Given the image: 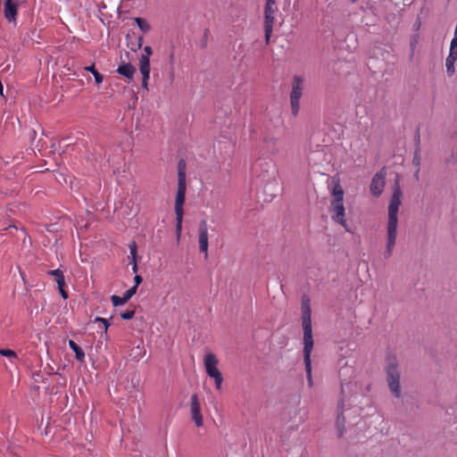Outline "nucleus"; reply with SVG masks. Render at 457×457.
Instances as JSON below:
<instances>
[{
    "label": "nucleus",
    "mask_w": 457,
    "mask_h": 457,
    "mask_svg": "<svg viewBox=\"0 0 457 457\" xmlns=\"http://www.w3.org/2000/svg\"><path fill=\"white\" fill-rule=\"evenodd\" d=\"M403 195V194L400 187V181L399 179H397L393 186V193L387 207L388 220L386 224V245L384 252L385 258L391 256L393 249L395 245L398 225V212L400 205L402 204Z\"/></svg>",
    "instance_id": "obj_1"
},
{
    "label": "nucleus",
    "mask_w": 457,
    "mask_h": 457,
    "mask_svg": "<svg viewBox=\"0 0 457 457\" xmlns=\"http://www.w3.org/2000/svg\"><path fill=\"white\" fill-rule=\"evenodd\" d=\"M344 194L345 193L339 180H333V186L330 191L331 199L329 204V212L333 221L341 225L345 229V231L351 232V228L345 220Z\"/></svg>",
    "instance_id": "obj_2"
},
{
    "label": "nucleus",
    "mask_w": 457,
    "mask_h": 457,
    "mask_svg": "<svg viewBox=\"0 0 457 457\" xmlns=\"http://www.w3.org/2000/svg\"><path fill=\"white\" fill-rule=\"evenodd\" d=\"M386 373L388 388L395 398H401V372L396 357L394 355H389L386 357Z\"/></svg>",
    "instance_id": "obj_3"
},
{
    "label": "nucleus",
    "mask_w": 457,
    "mask_h": 457,
    "mask_svg": "<svg viewBox=\"0 0 457 457\" xmlns=\"http://www.w3.org/2000/svg\"><path fill=\"white\" fill-rule=\"evenodd\" d=\"M301 310L302 326L303 330V345H313L311 300L308 296H303L302 298Z\"/></svg>",
    "instance_id": "obj_4"
},
{
    "label": "nucleus",
    "mask_w": 457,
    "mask_h": 457,
    "mask_svg": "<svg viewBox=\"0 0 457 457\" xmlns=\"http://www.w3.org/2000/svg\"><path fill=\"white\" fill-rule=\"evenodd\" d=\"M186 191L187 183H178V189L175 199L176 234L178 240L179 239L182 231V221L184 214L183 205L185 203Z\"/></svg>",
    "instance_id": "obj_5"
},
{
    "label": "nucleus",
    "mask_w": 457,
    "mask_h": 457,
    "mask_svg": "<svg viewBox=\"0 0 457 457\" xmlns=\"http://www.w3.org/2000/svg\"><path fill=\"white\" fill-rule=\"evenodd\" d=\"M204 363L207 375L211 378L214 379L216 389L220 390L223 382V377L217 367L219 361L215 354L212 353H206L204 359Z\"/></svg>",
    "instance_id": "obj_6"
},
{
    "label": "nucleus",
    "mask_w": 457,
    "mask_h": 457,
    "mask_svg": "<svg viewBox=\"0 0 457 457\" xmlns=\"http://www.w3.org/2000/svg\"><path fill=\"white\" fill-rule=\"evenodd\" d=\"M303 90V79L300 76H295L292 82L290 92V106L293 116H296L300 110V99Z\"/></svg>",
    "instance_id": "obj_7"
},
{
    "label": "nucleus",
    "mask_w": 457,
    "mask_h": 457,
    "mask_svg": "<svg viewBox=\"0 0 457 457\" xmlns=\"http://www.w3.org/2000/svg\"><path fill=\"white\" fill-rule=\"evenodd\" d=\"M277 11L278 8L276 6L275 0H267L264 8V33L265 42L267 45L270 43V39L272 34L273 23L275 21L274 15Z\"/></svg>",
    "instance_id": "obj_8"
},
{
    "label": "nucleus",
    "mask_w": 457,
    "mask_h": 457,
    "mask_svg": "<svg viewBox=\"0 0 457 457\" xmlns=\"http://www.w3.org/2000/svg\"><path fill=\"white\" fill-rule=\"evenodd\" d=\"M198 242H199V250L202 253H205V258L208 256V224L207 221L203 220L199 223L198 228Z\"/></svg>",
    "instance_id": "obj_9"
},
{
    "label": "nucleus",
    "mask_w": 457,
    "mask_h": 457,
    "mask_svg": "<svg viewBox=\"0 0 457 457\" xmlns=\"http://www.w3.org/2000/svg\"><path fill=\"white\" fill-rule=\"evenodd\" d=\"M190 412L192 420L196 427H202L204 424L203 415L201 413V407L199 399L196 394L192 395L190 399Z\"/></svg>",
    "instance_id": "obj_10"
},
{
    "label": "nucleus",
    "mask_w": 457,
    "mask_h": 457,
    "mask_svg": "<svg viewBox=\"0 0 457 457\" xmlns=\"http://www.w3.org/2000/svg\"><path fill=\"white\" fill-rule=\"evenodd\" d=\"M19 3L13 0H4V16L10 23H16Z\"/></svg>",
    "instance_id": "obj_11"
},
{
    "label": "nucleus",
    "mask_w": 457,
    "mask_h": 457,
    "mask_svg": "<svg viewBox=\"0 0 457 457\" xmlns=\"http://www.w3.org/2000/svg\"><path fill=\"white\" fill-rule=\"evenodd\" d=\"M313 348V345H303V362L305 366L306 375H307V383L309 387L313 386L312 377V361H311V353Z\"/></svg>",
    "instance_id": "obj_12"
},
{
    "label": "nucleus",
    "mask_w": 457,
    "mask_h": 457,
    "mask_svg": "<svg viewBox=\"0 0 457 457\" xmlns=\"http://www.w3.org/2000/svg\"><path fill=\"white\" fill-rule=\"evenodd\" d=\"M47 274L55 278V281L58 285V289L60 291L61 295L63 299L68 298V293L64 290L65 279L63 276V272L59 269L51 270L47 271Z\"/></svg>",
    "instance_id": "obj_13"
},
{
    "label": "nucleus",
    "mask_w": 457,
    "mask_h": 457,
    "mask_svg": "<svg viewBox=\"0 0 457 457\" xmlns=\"http://www.w3.org/2000/svg\"><path fill=\"white\" fill-rule=\"evenodd\" d=\"M386 170L382 169L373 177V195H379L386 184Z\"/></svg>",
    "instance_id": "obj_14"
},
{
    "label": "nucleus",
    "mask_w": 457,
    "mask_h": 457,
    "mask_svg": "<svg viewBox=\"0 0 457 457\" xmlns=\"http://www.w3.org/2000/svg\"><path fill=\"white\" fill-rule=\"evenodd\" d=\"M457 61V53L449 51V54L445 60L446 72L449 77L455 73L454 63Z\"/></svg>",
    "instance_id": "obj_15"
},
{
    "label": "nucleus",
    "mask_w": 457,
    "mask_h": 457,
    "mask_svg": "<svg viewBox=\"0 0 457 457\" xmlns=\"http://www.w3.org/2000/svg\"><path fill=\"white\" fill-rule=\"evenodd\" d=\"M117 72L128 79H132L136 72V69L130 63H123L118 67Z\"/></svg>",
    "instance_id": "obj_16"
},
{
    "label": "nucleus",
    "mask_w": 457,
    "mask_h": 457,
    "mask_svg": "<svg viewBox=\"0 0 457 457\" xmlns=\"http://www.w3.org/2000/svg\"><path fill=\"white\" fill-rule=\"evenodd\" d=\"M336 430L337 437H343L345 432V419L343 416V410L338 413L336 420Z\"/></svg>",
    "instance_id": "obj_17"
},
{
    "label": "nucleus",
    "mask_w": 457,
    "mask_h": 457,
    "mask_svg": "<svg viewBox=\"0 0 457 457\" xmlns=\"http://www.w3.org/2000/svg\"><path fill=\"white\" fill-rule=\"evenodd\" d=\"M178 183H187V162L183 159L178 163Z\"/></svg>",
    "instance_id": "obj_18"
},
{
    "label": "nucleus",
    "mask_w": 457,
    "mask_h": 457,
    "mask_svg": "<svg viewBox=\"0 0 457 457\" xmlns=\"http://www.w3.org/2000/svg\"><path fill=\"white\" fill-rule=\"evenodd\" d=\"M69 346L75 353V357L79 361L82 362L85 361V353L78 344L73 340H70Z\"/></svg>",
    "instance_id": "obj_19"
},
{
    "label": "nucleus",
    "mask_w": 457,
    "mask_h": 457,
    "mask_svg": "<svg viewBox=\"0 0 457 457\" xmlns=\"http://www.w3.org/2000/svg\"><path fill=\"white\" fill-rule=\"evenodd\" d=\"M139 71L141 73L150 72V57L142 54L139 58Z\"/></svg>",
    "instance_id": "obj_20"
},
{
    "label": "nucleus",
    "mask_w": 457,
    "mask_h": 457,
    "mask_svg": "<svg viewBox=\"0 0 457 457\" xmlns=\"http://www.w3.org/2000/svg\"><path fill=\"white\" fill-rule=\"evenodd\" d=\"M85 70L92 73L96 84H101L103 82L104 77L96 70L94 63L90 66L85 67Z\"/></svg>",
    "instance_id": "obj_21"
},
{
    "label": "nucleus",
    "mask_w": 457,
    "mask_h": 457,
    "mask_svg": "<svg viewBox=\"0 0 457 457\" xmlns=\"http://www.w3.org/2000/svg\"><path fill=\"white\" fill-rule=\"evenodd\" d=\"M134 21L137 23V25L138 26V28L144 33H146L150 30V25L143 18L137 17V18H134Z\"/></svg>",
    "instance_id": "obj_22"
},
{
    "label": "nucleus",
    "mask_w": 457,
    "mask_h": 457,
    "mask_svg": "<svg viewBox=\"0 0 457 457\" xmlns=\"http://www.w3.org/2000/svg\"><path fill=\"white\" fill-rule=\"evenodd\" d=\"M129 258L131 259V263L134 262H137V244L135 241L129 243Z\"/></svg>",
    "instance_id": "obj_23"
},
{
    "label": "nucleus",
    "mask_w": 457,
    "mask_h": 457,
    "mask_svg": "<svg viewBox=\"0 0 457 457\" xmlns=\"http://www.w3.org/2000/svg\"><path fill=\"white\" fill-rule=\"evenodd\" d=\"M134 358L137 360H140L145 354V350L143 346L137 345L133 349Z\"/></svg>",
    "instance_id": "obj_24"
},
{
    "label": "nucleus",
    "mask_w": 457,
    "mask_h": 457,
    "mask_svg": "<svg viewBox=\"0 0 457 457\" xmlns=\"http://www.w3.org/2000/svg\"><path fill=\"white\" fill-rule=\"evenodd\" d=\"M111 301L114 306H120L127 303V300H125L124 296H118V295H112Z\"/></svg>",
    "instance_id": "obj_25"
},
{
    "label": "nucleus",
    "mask_w": 457,
    "mask_h": 457,
    "mask_svg": "<svg viewBox=\"0 0 457 457\" xmlns=\"http://www.w3.org/2000/svg\"><path fill=\"white\" fill-rule=\"evenodd\" d=\"M0 354L7 358H17L16 353L11 349H0Z\"/></svg>",
    "instance_id": "obj_26"
},
{
    "label": "nucleus",
    "mask_w": 457,
    "mask_h": 457,
    "mask_svg": "<svg viewBox=\"0 0 457 457\" xmlns=\"http://www.w3.org/2000/svg\"><path fill=\"white\" fill-rule=\"evenodd\" d=\"M142 74V87L145 90V91H148V80L150 79V72H144V73H141Z\"/></svg>",
    "instance_id": "obj_27"
},
{
    "label": "nucleus",
    "mask_w": 457,
    "mask_h": 457,
    "mask_svg": "<svg viewBox=\"0 0 457 457\" xmlns=\"http://www.w3.org/2000/svg\"><path fill=\"white\" fill-rule=\"evenodd\" d=\"M137 289V286H134L131 288H129V290H127L123 294V296H124L125 300L129 301L136 294Z\"/></svg>",
    "instance_id": "obj_28"
},
{
    "label": "nucleus",
    "mask_w": 457,
    "mask_h": 457,
    "mask_svg": "<svg viewBox=\"0 0 457 457\" xmlns=\"http://www.w3.org/2000/svg\"><path fill=\"white\" fill-rule=\"evenodd\" d=\"M420 162H421V157H420V150L418 149V150L415 151V154H414V156H413V159H412V163L417 168H420Z\"/></svg>",
    "instance_id": "obj_29"
},
{
    "label": "nucleus",
    "mask_w": 457,
    "mask_h": 457,
    "mask_svg": "<svg viewBox=\"0 0 457 457\" xmlns=\"http://www.w3.org/2000/svg\"><path fill=\"white\" fill-rule=\"evenodd\" d=\"M135 315L134 310H128L122 313H120V317L122 320H131Z\"/></svg>",
    "instance_id": "obj_30"
},
{
    "label": "nucleus",
    "mask_w": 457,
    "mask_h": 457,
    "mask_svg": "<svg viewBox=\"0 0 457 457\" xmlns=\"http://www.w3.org/2000/svg\"><path fill=\"white\" fill-rule=\"evenodd\" d=\"M95 322H101V323H103L104 332L105 333L107 332V329H108V328L110 326V323L108 322V320L106 319L96 317L95 319Z\"/></svg>",
    "instance_id": "obj_31"
},
{
    "label": "nucleus",
    "mask_w": 457,
    "mask_h": 457,
    "mask_svg": "<svg viewBox=\"0 0 457 457\" xmlns=\"http://www.w3.org/2000/svg\"><path fill=\"white\" fill-rule=\"evenodd\" d=\"M144 37L143 36L138 37L137 43L135 46H131V50L136 52L137 50L140 49L143 46Z\"/></svg>",
    "instance_id": "obj_32"
},
{
    "label": "nucleus",
    "mask_w": 457,
    "mask_h": 457,
    "mask_svg": "<svg viewBox=\"0 0 457 457\" xmlns=\"http://www.w3.org/2000/svg\"><path fill=\"white\" fill-rule=\"evenodd\" d=\"M449 51L457 53V37L456 36H454L451 41Z\"/></svg>",
    "instance_id": "obj_33"
},
{
    "label": "nucleus",
    "mask_w": 457,
    "mask_h": 457,
    "mask_svg": "<svg viewBox=\"0 0 457 457\" xmlns=\"http://www.w3.org/2000/svg\"><path fill=\"white\" fill-rule=\"evenodd\" d=\"M418 40H419V35L418 34H415L411 37V48L412 51H414L415 47H416V44L418 43Z\"/></svg>",
    "instance_id": "obj_34"
},
{
    "label": "nucleus",
    "mask_w": 457,
    "mask_h": 457,
    "mask_svg": "<svg viewBox=\"0 0 457 457\" xmlns=\"http://www.w3.org/2000/svg\"><path fill=\"white\" fill-rule=\"evenodd\" d=\"M144 52H145L144 54L147 55L149 57L153 54V50H152L151 46H146L144 47Z\"/></svg>",
    "instance_id": "obj_35"
},
{
    "label": "nucleus",
    "mask_w": 457,
    "mask_h": 457,
    "mask_svg": "<svg viewBox=\"0 0 457 457\" xmlns=\"http://www.w3.org/2000/svg\"><path fill=\"white\" fill-rule=\"evenodd\" d=\"M134 280H135V286H137V287L138 285L142 282V277L139 275H136L134 278Z\"/></svg>",
    "instance_id": "obj_36"
},
{
    "label": "nucleus",
    "mask_w": 457,
    "mask_h": 457,
    "mask_svg": "<svg viewBox=\"0 0 457 457\" xmlns=\"http://www.w3.org/2000/svg\"><path fill=\"white\" fill-rule=\"evenodd\" d=\"M0 96H3L4 98H5L4 94V86H3V83L1 80H0Z\"/></svg>",
    "instance_id": "obj_37"
},
{
    "label": "nucleus",
    "mask_w": 457,
    "mask_h": 457,
    "mask_svg": "<svg viewBox=\"0 0 457 457\" xmlns=\"http://www.w3.org/2000/svg\"><path fill=\"white\" fill-rule=\"evenodd\" d=\"M132 270H133V272L137 271V262H132Z\"/></svg>",
    "instance_id": "obj_38"
},
{
    "label": "nucleus",
    "mask_w": 457,
    "mask_h": 457,
    "mask_svg": "<svg viewBox=\"0 0 457 457\" xmlns=\"http://www.w3.org/2000/svg\"><path fill=\"white\" fill-rule=\"evenodd\" d=\"M419 175H420V168H417L415 173H414V178L418 180L419 179Z\"/></svg>",
    "instance_id": "obj_39"
},
{
    "label": "nucleus",
    "mask_w": 457,
    "mask_h": 457,
    "mask_svg": "<svg viewBox=\"0 0 457 457\" xmlns=\"http://www.w3.org/2000/svg\"><path fill=\"white\" fill-rule=\"evenodd\" d=\"M275 141H277V139H275V138H270V139H268V138H267V139H265V142H266L267 144H269V143H272V142H275Z\"/></svg>",
    "instance_id": "obj_40"
},
{
    "label": "nucleus",
    "mask_w": 457,
    "mask_h": 457,
    "mask_svg": "<svg viewBox=\"0 0 457 457\" xmlns=\"http://www.w3.org/2000/svg\"><path fill=\"white\" fill-rule=\"evenodd\" d=\"M420 26V23L417 22V25H415V28L419 29Z\"/></svg>",
    "instance_id": "obj_41"
},
{
    "label": "nucleus",
    "mask_w": 457,
    "mask_h": 457,
    "mask_svg": "<svg viewBox=\"0 0 457 457\" xmlns=\"http://www.w3.org/2000/svg\"><path fill=\"white\" fill-rule=\"evenodd\" d=\"M420 26V23L417 22V25H415V28L419 29Z\"/></svg>",
    "instance_id": "obj_42"
},
{
    "label": "nucleus",
    "mask_w": 457,
    "mask_h": 457,
    "mask_svg": "<svg viewBox=\"0 0 457 457\" xmlns=\"http://www.w3.org/2000/svg\"><path fill=\"white\" fill-rule=\"evenodd\" d=\"M351 1H352L353 3H355V2H357L358 0H351Z\"/></svg>",
    "instance_id": "obj_43"
}]
</instances>
